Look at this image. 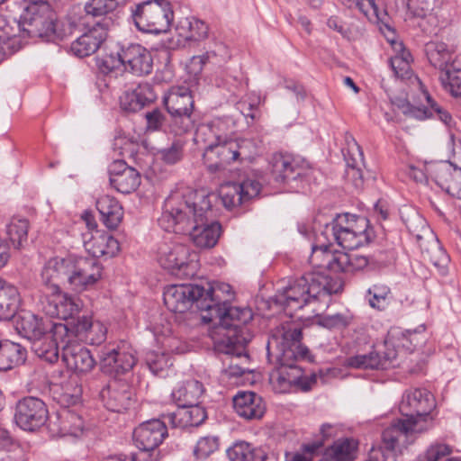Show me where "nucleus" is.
Masks as SVG:
<instances>
[{"label": "nucleus", "instance_id": "nucleus-1", "mask_svg": "<svg viewBox=\"0 0 461 461\" xmlns=\"http://www.w3.org/2000/svg\"><path fill=\"white\" fill-rule=\"evenodd\" d=\"M216 200L214 193L177 188L166 198L158 224L166 231L188 235L201 249H211L221 232V224L214 220Z\"/></svg>", "mask_w": 461, "mask_h": 461}, {"label": "nucleus", "instance_id": "nucleus-2", "mask_svg": "<svg viewBox=\"0 0 461 461\" xmlns=\"http://www.w3.org/2000/svg\"><path fill=\"white\" fill-rule=\"evenodd\" d=\"M372 230L366 217L349 213L338 214L326 223L323 230L317 235V244L312 247L310 262L320 268L333 272H354L364 269L369 258L357 253L332 252L334 243L345 249H356L371 240Z\"/></svg>", "mask_w": 461, "mask_h": 461}, {"label": "nucleus", "instance_id": "nucleus-3", "mask_svg": "<svg viewBox=\"0 0 461 461\" xmlns=\"http://www.w3.org/2000/svg\"><path fill=\"white\" fill-rule=\"evenodd\" d=\"M72 32L70 24L54 19L50 5L45 0L32 1L24 9L20 20L8 22L0 15V50L4 58L21 48V33L48 41H62Z\"/></svg>", "mask_w": 461, "mask_h": 461}, {"label": "nucleus", "instance_id": "nucleus-4", "mask_svg": "<svg viewBox=\"0 0 461 461\" xmlns=\"http://www.w3.org/2000/svg\"><path fill=\"white\" fill-rule=\"evenodd\" d=\"M342 289V283L320 272L307 273L300 278L289 283L288 285L278 289L274 297L276 304L285 311L301 310L305 306L326 303L330 295Z\"/></svg>", "mask_w": 461, "mask_h": 461}, {"label": "nucleus", "instance_id": "nucleus-5", "mask_svg": "<svg viewBox=\"0 0 461 461\" xmlns=\"http://www.w3.org/2000/svg\"><path fill=\"white\" fill-rule=\"evenodd\" d=\"M202 301L205 307V314L202 316L204 322L218 321L212 329L214 333L222 334L225 329L237 325L248 324L253 318L249 308L232 307L229 305L233 298L232 287L226 283H207L202 285Z\"/></svg>", "mask_w": 461, "mask_h": 461}, {"label": "nucleus", "instance_id": "nucleus-6", "mask_svg": "<svg viewBox=\"0 0 461 461\" xmlns=\"http://www.w3.org/2000/svg\"><path fill=\"white\" fill-rule=\"evenodd\" d=\"M434 426L430 411L404 414L382 433L381 457H397L416 439V434L427 432Z\"/></svg>", "mask_w": 461, "mask_h": 461}, {"label": "nucleus", "instance_id": "nucleus-7", "mask_svg": "<svg viewBox=\"0 0 461 461\" xmlns=\"http://www.w3.org/2000/svg\"><path fill=\"white\" fill-rule=\"evenodd\" d=\"M222 125V120L217 118L211 123L201 125L195 132V142L204 144L203 162L211 173L222 171L238 160V140L221 133Z\"/></svg>", "mask_w": 461, "mask_h": 461}, {"label": "nucleus", "instance_id": "nucleus-8", "mask_svg": "<svg viewBox=\"0 0 461 461\" xmlns=\"http://www.w3.org/2000/svg\"><path fill=\"white\" fill-rule=\"evenodd\" d=\"M300 329L277 330L267 341V351L270 362L276 361L281 367L294 368L298 360L312 361L310 350L301 343Z\"/></svg>", "mask_w": 461, "mask_h": 461}, {"label": "nucleus", "instance_id": "nucleus-9", "mask_svg": "<svg viewBox=\"0 0 461 461\" xmlns=\"http://www.w3.org/2000/svg\"><path fill=\"white\" fill-rule=\"evenodd\" d=\"M163 103L171 117L167 125L170 133L182 136L194 129V98L188 87L172 86L165 94Z\"/></svg>", "mask_w": 461, "mask_h": 461}, {"label": "nucleus", "instance_id": "nucleus-10", "mask_svg": "<svg viewBox=\"0 0 461 461\" xmlns=\"http://www.w3.org/2000/svg\"><path fill=\"white\" fill-rule=\"evenodd\" d=\"M173 11L167 0H147L136 5L131 17L140 32L159 34L167 32L173 21Z\"/></svg>", "mask_w": 461, "mask_h": 461}, {"label": "nucleus", "instance_id": "nucleus-11", "mask_svg": "<svg viewBox=\"0 0 461 461\" xmlns=\"http://www.w3.org/2000/svg\"><path fill=\"white\" fill-rule=\"evenodd\" d=\"M214 348L217 352L229 356L230 365L249 366V356L247 352V345L252 339V333L247 324L230 327L222 331V334L211 330Z\"/></svg>", "mask_w": 461, "mask_h": 461}, {"label": "nucleus", "instance_id": "nucleus-12", "mask_svg": "<svg viewBox=\"0 0 461 461\" xmlns=\"http://www.w3.org/2000/svg\"><path fill=\"white\" fill-rule=\"evenodd\" d=\"M158 261L164 269L178 278L193 277L199 268L196 253L181 243L162 245L158 249Z\"/></svg>", "mask_w": 461, "mask_h": 461}, {"label": "nucleus", "instance_id": "nucleus-13", "mask_svg": "<svg viewBox=\"0 0 461 461\" xmlns=\"http://www.w3.org/2000/svg\"><path fill=\"white\" fill-rule=\"evenodd\" d=\"M271 173L276 182L298 189L301 185L310 181L312 169L304 161L289 154H274L270 160Z\"/></svg>", "mask_w": 461, "mask_h": 461}, {"label": "nucleus", "instance_id": "nucleus-14", "mask_svg": "<svg viewBox=\"0 0 461 461\" xmlns=\"http://www.w3.org/2000/svg\"><path fill=\"white\" fill-rule=\"evenodd\" d=\"M110 70L122 65L125 70L136 76L149 75L152 71L153 59L150 52L140 44H130L122 47L117 59L111 55L104 60Z\"/></svg>", "mask_w": 461, "mask_h": 461}, {"label": "nucleus", "instance_id": "nucleus-15", "mask_svg": "<svg viewBox=\"0 0 461 461\" xmlns=\"http://www.w3.org/2000/svg\"><path fill=\"white\" fill-rule=\"evenodd\" d=\"M202 285L196 284L172 285L163 293L166 307L172 312L183 313L194 306L203 312L204 304L202 301Z\"/></svg>", "mask_w": 461, "mask_h": 461}, {"label": "nucleus", "instance_id": "nucleus-16", "mask_svg": "<svg viewBox=\"0 0 461 461\" xmlns=\"http://www.w3.org/2000/svg\"><path fill=\"white\" fill-rule=\"evenodd\" d=\"M70 288L82 292L93 287L102 277L103 267L95 258L69 257Z\"/></svg>", "mask_w": 461, "mask_h": 461}, {"label": "nucleus", "instance_id": "nucleus-17", "mask_svg": "<svg viewBox=\"0 0 461 461\" xmlns=\"http://www.w3.org/2000/svg\"><path fill=\"white\" fill-rule=\"evenodd\" d=\"M16 329L32 343L42 338L48 331L53 330L55 335H64L68 330L66 324L54 323L31 312H23L18 316Z\"/></svg>", "mask_w": 461, "mask_h": 461}, {"label": "nucleus", "instance_id": "nucleus-18", "mask_svg": "<svg viewBox=\"0 0 461 461\" xmlns=\"http://www.w3.org/2000/svg\"><path fill=\"white\" fill-rule=\"evenodd\" d=\"M68 339H62V359L68 369L77 375L89 373L95 366L90 351L82 344L72 339L68 330L65 334Z\"/></svg>", "mask_w": 461, "mask_h": 461}, {"label": "nucleus", "instance_id": "nucleus-19", "mask_svg": "<svg viewBox=\"0 0 461 461\" xmlns=\"http://www.w3.org/2000/svg\"><path fill=\"white\" fill-rule=\"evenodd\" d=\"M43 311L50 317L60 320L74 319L82 309V302L77 297L62 294H46L42 301Z\"/></svg>", "mask_w": 461, "mask_h": 461}, {"label": "nucleus", "instance_id": "nucleus-20", "mask_svg": "<svg viewBox=\"0 0 461 461\" xmlns=\"http://www.w3.org/2000/svg\"><path fill=\"white\" fill-rule=\"evenodd\" d=\"M167 437V429L159 420L142 422L133 431L135 446L141 451L156 449Z\"/></svg>", "mask_w": 461, "mask_h": 461}, {"label": "nucleus", "instance_id": "nucleus-21", "mask_svg": "<svg viewBox=\"0 0 461 461\" xmlns=\"http://www.w3.org/2000/svg\"><path fill=\"white\" fill-rule=\"evenodd\" d=\"M124 0H89L85 4V14L79 19L80 24L88 26H101L106 24L110 30L113 23L112 14Z\"/></svg>", "mask_w": 461, "mask_h": 461}, {"label": "nucleus", "instance_id": "nucleus-22", "mask_svg": "<svg viewBox=\"0 0 461 461\" xmlns=\"http://www.w3.org/2000/svg\"><path fill=\"white\" fill-rule=\"evenodd\" d=\"M384 348L383 351H372L368 354L349 357L346 359V364L349 367L357 369H386L393 366L397 351L387 341L384 342Z\"/></svg>", "mask_w": 461, "mask_h": 461}, {"label": "nucleus", "instance_id": "nucleus-23", "mask_svg": "<svg viewBox=\"0 0 461 461\" xmlns=\"http://www.w3.org/2000/svg\"><path fill=\"white\" fill-rule=\"evenodd\" d=\"M84 30L82 35L71 43V51L77 57H86L94 54L105 41L109 30L106 24L88 26L80 24Z\"/></svg>", "mask_w": 461, "mask_h": 461}, {"label": "nucleus", "instance_id": "nucleus-24", "mask_svg": "<svg viewBox=\"0 0 461 461\" xmlns=\"http://www.w3.org/2000/svg\"><path fill=\"white\" fill-rule=\"evenodd\" d=\"M69 275V257L50 258L41 271L45 295L59 292L61 284H68Z\"/></svg>", "mask_w": 461, "mask_h": 461}, {"label": "nucleus", "instance_id": "nucleus-25", "mask_svg": "<svg viewBox=\"0 0 461 461\" xmlns=\"http://www.w3.org/2000/svg\"><path fill=\"white\" fill-rule=\"evenodd\" d=\"M83 241L85 249L92 256L91 258H113L120 250L118 240L104 231L95 230L84 233Z\"/></svg>", "mask_w": 461, "mask_h": 461}, {"label": "nucleus", "instance_id": "nucleus-26", "mask_svg": "<svg viewBox=\"0 0 461 461\" xmlns=\"http://www.w3.org/2000/svg\"><path fill=\"white\" fill-rule=\"evenodd\" d=\"M135 364L133 354L117 348H105L100 356L102 371L113 376L131 371Z\"/></svg>", "mask_w": 461, "mask_h": 461}, {"label": "nucleus", "instance_id": "nucleus-27", "mask_svg": "<svg viewBox=\"0 0 461 461\" xmlns=\"http://www.w3.org/2000/svg\"><path fill=\"white\" fill-rule=\"evenodd\" d=\"M436 184L447 194L456 196L461 192V171L458 172L451 163L439 162L428 169Z\"/></svg>", "mask_w": 461, "mask_h": 461}, {"label": "nucleus", "instance_id": "nucleus-28", "mask_svg": "<svg viewBox=\"0 0 461 461\" xmlns=\"http://www.w3.org/2000/svg\"><path fill=\"white\" fill-rule=\"evenodd\" d=\"M49 417L46 405H16L14 421L25 431H34L43 426Z\"/></svg>", "mask_w": 461, "mask_h": 461}, {"label": "nucleus", "instance_id": "nucleus-29", "mask_svg": "<svg viewBox=\"0 0 461 461\" xmlns=\"http://www.w3.org/2000/svg\"><path fill=\"white\" fill-rule=\"evenodd\" d=\"M157 99L153 86L145 82L140 83L133 90L125 92L120 99L121 107L136 113L150 104Z\"/></svg>", "mask_w": 461, "mask_h": 461}, {"label": "nucleus", "instance_id": "nucleus-30", "mask_svg": "<svg viewBox=\"0 0 461 461\" xmlns=\"http://www.w3.org/2000/svg\"><path fill=\"white\" fill-rule=\"evenodd\" d=\"M357 454L358 441L352 438H344L327 447L318 461H355Z\"/></svg>", "mask_w": 461, "mask_h": 461}, {"label": "nucleus", "instance_id": "nucleus-31", "mask_svg": "<svg viewBox=\"0 0 461 461\" xmlns=\"http://www.w3.org/2000/svg\"><path fill=\"white\" fill-rule=\"evenodd\" d=\"M62 339H68V337L55 335L53 330L48 331L42 338L32 343V350L40 358L53 363L59 358V348H62Z\"/></svg>", "mask_w": 461, "mask_h": 461}, {"label": "nucleus", "instance_id": "nucleus-32", "mask_svg": "<svg viewBox=\"0 0 461 461\" xmlns=\"http://www.w3.org/2000/svg\"><path fill=\"white\" fill-rule=\"evenodd\" d=\"M424 52L429 63L442 73L456 61L454 53L447 45L442 41H429L424 46Z\"/></svg>", "mask_w": 461, "mask_h": 461}, {"label": "nucleus", "instance_id": "nucleus-33", "mask_svg": "<svg viewBox=\"0 0 461 461\" xmlns=\"http://www.w3.org/2000/svg\"><path fill=\"white\" fill-rule=\"evenodd\" d=\"M77 336L91 345H100L106 339L107 329L98 321L83 316L75 324Z\"/></svg>", "mask_w": 461, "mask_h": 461}, {"label": "nucleus", "instance_id": "nucleus-34", "mask_svg": "<svg viewBox=\"0 0 461 461\" xmlns=\"http://www.w3.org/2000/svg\"><path fill=\"white\" fill-rule=\"evenodd\" d=\"M96 209L101 215L100 220L108 229L114 230L119 226L123 217V210L114 197L100 196L96 201Z\"/></svg>", "mask_w": 461, "mask_h": 461}, {"label": "nucleus", "instance_id": "nucleus-35", "mask_svg": "<svg viewBox=\"0 0 461 461\" xmlns=\"http://www.w3.org/2000/svg\"><path fill=\"white\" fill-rule=\"evenodd\" d=\"M19 304L20 294L17 287L0 279V320H11L15 315Z\"/></svg>", "mask_w": 461, "mask_h": 461}, {"label": "nucleus", "instance_id": "nucleus-36", "mask_svg": "<svg viewBox=\"0 0 461 461\" xmlns=\"http://www.w3.org/2000/svg\"><path fill=\"white\" fill-rule=\"evenodd\" d=\"M171 396L173 401L184 403H203L206 401L203 384L197 380L178 384L172 391Z\"/></svg>", "mask_w": 461, "mask_h": 461}, {"label": "nucleus", "instance_id": "nucleus-37", "mask_svg": "<svg viewBox=\"0 0 461 461\" xmlns=\"http://www.w3.org/2000/svg\"><path fill=\"white\" fill-rule=\"evenodd\" d=\"M427 108H419L411 105V111L406 115L416 118L418 120H425L427 118H434L441 121L445 125L450 126L453 118L451 114L442 105L438 104L428 92H425Z\"/></svg>", "mask_w": 461, "mask_h": 461}, {"label": "nucleus", "instance_id": "nucleus-38", "mask_svg": "<svg viewBox=\"0 0 461 461\" xmlns=\"http://www.w3.org/2000/svg\"><path fill=\"white\" fill-rule=\"evenodd\" d=\"M178 36L185 41L197 42L208 36V25L194 17H185L178 22L176 28Z\"/></svg>", "mask_w": 461, "mask_h": 461}, {"label": "nucleus", "instance_id": "nucleus-39", "mask_svg": "<svg viewBox=\"0 0 461 461\" xmlns=\"http://www.w3.org/2000/svg\"><path fill=\"white\" fill-rule=\"evenodd\" d=\"M26 356L27 351L22 345L0 340V371H7L23 364Z\"/></svg>", "mask_w": 461, "mask_h": 461}, {"label": "nucleus", "instance_id": "nucleus-40", "mask_svg": "<svg viewBox=\"0 0 461 461\" xmlns=\"http://www.w3.org/2000/svg\"><path fill=\"white\" fill-rule=\"evenodd\" d=\"M230 461H266L267 453L261 447H253L246 441L233 443L226 451Z\"/></svg>", "mask_w": 461, "mask_h": 461}, {"label": "nucleus", "instance_id": "nucleus-41", "mask_svg": "<svg viewBox=\"0 0 461 461\" xmlns=\"http://www.w3.org/2000/svg\"><path fill=\"white\" fill-rule=\"evenodd\" d=\"M393 46L395 54L390 59L391 68L396 77L401 79L410 78L411 76V53L405 50L402 42L389 40Z\"/></svg>", "mask_w": 461, "mask_h": 461}, {"label": "nucleus", "instance_id": "nucleus-42", "mask_svg": "<svg viewBox=\"0 0 461 461\" xmlns=\"http://www.w3.org/2000/svg\"><path fill=\"white\" fill-rule=\"evenodd\" d=\"M135 393L130 385L122 381L114 380L104 387L99 393L102 402L125 403L135 401Z\"/></svg>", "mask_w": 461, "mask_h": 461}, {"label": "nucleus", "instance_id": "nucleus-43", "mask_svg": "<svg viewBox=\"0 0 461 461\" xmlns=\"http://www.w3.org/2000/svg\"><path fill=\"white\" fill-rule=\"evenodd\" d=\"M111 185L122 194H131L137 190L140 185V175L133 167L124 169V172L116 174L109 178Z\"/></svg>", "mask_w": 461, "mask_h": 461}, {"label": "nucleus", "instance_id": "nucleus-44", "mask_svg": "<svg viewBox=\"0 0 461 461\" xmlns=\"http://www.w3.org/2000/svg\"><path fill=\"white\" fill-rule=\"evenodd\" d=\"M439 79L453 96L461 97V64L458 60L452 61V65L440 73Z\"/></svg>", "mask_w": 461, "mask_h": 461}, {"label": "nucleus", "instance_id": "nucleus-45", "mask_svg": "<svg viewBox=\"0 0 461 461\" xmlns=\"http://www.w3.org/2000/svg\"><path fill=\"white\" fill-rule=\"evenodd\" d=\"M29 221L25 218L14 217L6 227V233L14 247L17 249L23 247L28 240Z\"/></svg>", "mask_w": 461, "mask_h": 461}, {"label": "nucleus", "instance_id": "nucleus-46", "mask_svg": "<svg viewBox=\"0 0 461 461\" xmlns=\"http://www.w3.org/2000/svg\"><path fill=\"white\" fill-rule=\"evenodd\" d=\"M402 220L409 232L415 237L418 242H420L425 236H432V231L426 220L418 212L410 211L405 218L402 216Z\"/></svg>", "mask_w": 461, "mask_h": 461}, {"label": "nucleus", "instance_id": "nucleus-47", "mask_svg": "<svg viewBox=\"0 0 461 461\" xmlns=\"http://www.w3.org/2000/svg\"><path fill=\"white\" fill-rule=\"evenodd\" d=\"M370 307L378 311L385 310L392 297L391 289L384 284H375L366 291Z\"/></svg>", "mask_w": 461, "mask_h": 461}, {"label": "nucleus", "instance_id": "nucleus-48", "mask_svg": "<svg viewBox=\"0 0 461 461\" xmlns=\"http://www.w3.org/2000/svg\"><path fill=\"white\" fill-rule=\"evenodd\" d=\"M242 189L238 187V183H229L221 186L219 195H217L216 203L219 199L227 209L240 205L245 202L242 196Z\"/></svg>", "mask_w": 461, "mask_h": 461}, {"label": "nucleus", "instance_id": "nucleus-49", "mask_svg": "<svg viewBox=\"0 0 461 461\" xmlns=\"http://www.w3.org/2000/svg\"><path fill=\"white\" fill-rule=\"evenodd\" d=\"M441 0H410L408 6L413 15L420 18H429V22H436L434 11L439 7Z\"/></svg>", "mask_w": 461, "mask_h": 461}, {"label": "nucleus", "instance_id": "nucleus-50", "mask_svg": "<svg viewBox=\"0 0 461 461\" xmlns=\"http://www.w3.org/2000/svg\"><path fill=\"white\" fill-rule=\"evenodd\" d=\"M359 161L350 164L348 158H347V168L345 177L347 181L351 183L356 189L363 187L364 178L361 170V166L364 164L363 152L357 148Z\"/></svg>", "mask_w": 461, "mask_h": 461}, {"label": "nucleus", "instance_id": "nucleus-51", "mask_svg": "<svg viewBox=\"0 0 461 461\" xmlns=\"http://www.w3.org/2000/svg\"><path fill=\"white\" fill-rule=\"evenodd\" d=\"M219 447V438L216 436L201 438L194 449V455L198 459H204L212 454Z\"/></svg>", "mask_w": 461, "mask_h": 461}, {"label": "nucleus", "instance_id": "nucleus-52", "mask_svg": "<svg viewBox=\"0 0 461 461\" xmlns=\"http://www.w3.org/2000/svg\"><path fill=\"white\" fill-rule=\"evenodd\" d=\"M222 60L223 59H218V54L216 53V51H214V50L207 51L203 55L194 56L191 59L190 63L188 64L187 68H188L190 73L197 75L202 71L203 67L205 64L212 63L213 65H221V62Z\"/></svg>", "mask_w": 461, "mask_h": 461}, {"label": "nucleus", "instance_id": "nucleus-53", "mask_svg": "<svg viewBox=\"0 0 461 461\" xmlns=\"http://www.w3.org/2000/svg\"><path fill=\"white\" fill-rule=\"evenodd\" d=\"M452 448L444 443H433L419 456V461H439L451 454Z\"/></svg>", "mask_w": 461, "mask_h": 461}, {"label": "nucleus", "instance_id": "nucleus-54", "mask_svg": "<svg viewBox=\"0 0 461 461\" xmlns=\"http://www.w3.org/2000/svg\"><path fill=\"white\" fill-rule=\"evenodd\" d=\"M184 142L181 140H175L170 147L159 151L161 159L169 165H173L181 160L183 157Z\"/></svg>", "mask_w": 461, "mask_h": 461}, {"label": "nucleus", "instance_id": "nucleus-55", "mask_svg": "<svg viewBox=\"0 0 461 461\" xmlns=\"http://www.w3.org/2000/svg\"><path fill=\"white\" fill-rule=\"evenodd\" d=\"M434 400L433 394L425 388H412L405 391L402 403H422Z\"/></svg>", "mask_w": 461, "mask_h": 461}, {"label": "nucleus", "instance_id": "nucleus-56", "mask_svg": "<svg viewBox=\"0 0 461 461\" xmlns=\"http://www.w3.org/2000/svg\"><path fill=\"white\" fill-rule=\"evenodd\" d=\"M233 411L245 420H255L263 417L265 405H231Z\"/></svg>", "mask_w": 461, "mask_h": 461}, {"label": "nucleus", "instance_id": "nucleus-57", "mask_svg": "<svg viewBox=\"0 0 461 461\" xmlns=\"http://www.w3.org/2000/svg\"><path fill=\"white\" fill-rule=\"evenodd\" d=\"M259 99L258 97L242 99L237 104V109L247 118L255 121L259 117L258 113Z\"/></svg>", "mask_w": 461, "mask_h": 461}, {"label": "nucleus", "instance_id": "nucleus-58", "mask_svg": "<svg viewBox=\"0 0 461 461\" xmlns=\"http://www.w3.org/2000/svg\"><path fill=\"white\" fill-rule=\"evenodd\" d=\"M352 317L342 313H336L327 315L321 318L320 323L321 326L328 329H340L345 328L350 324Z\"/></svg>", "mask_w": 461, "mask_h": 461}, {"label": "nucleus", "instance_id": "nucleus-59", "mask_svg": "<svg viewBox=\"0 0 461 461\" xmlns=\"http://www.w3.org/2000/svg\"><path fill=\"white\" fill-rule=\"evenodd\" d=\"M254 369L250 367V366H240L237 365H230L223 369V374L226 377L231 379H235L233 383L240 384L243 383L241 378L246 375H250Z\"/></svg>", "mask_w": 461, "mask_h": 461}, {"label": "nucleus", "instance_id": "nucleus-60", "mask_svg": "<svg viewBox=\"0 0 461 461\" xmlns=\"http://www.w3.org/2000/svg\"><path fill=\"white\" fill-rule=\"evenodd\" d=\"M188 408V427H195L202 424L207 418V413L203 405H180Z\"/></svg>", "mask_w": 461, "mask_h": 461}, {"label": "nucleus", "instance_id": "nucleus-61", "mask_svg": "<svg viewBox=\"0 0 461 461\" xmlns=\"http://www.w3.org/2000/svg\"><path fill=\"white\" fill-rule=\"evenodd\" d=\"M167 419L175 428L188 427V408L177 405L176 410L167 415Z\"/></svg>", "mask_w": 461, "mask_h": 461}, {"label": "nucleus", "instance_id": "nucleus-62", "mask_svg": "<svg viewBox=\"0 0 461 461\" xmlns=\"http://www.w3.org/2000/svg\"><path fill=\"white\" fill-rule=\"evenodd\" d=\"M238 187L242 189L241 194L246 202L258 195L261 189V185L257 180L248 178L241 183H238Z\"/></svg>", "mask_w": 461, "mask_h": 461}, {"label": "nucleus", "instance_id": "nucleus-63", "mask_svg": "<svg viewBox=\"0 0 461 461\" xmlns=\"http://www.w3.org/2000/svg\"><path fill=\"white\" fill-rule=\"evenodd\" d=\"M146 362L149 370L155 375H158L159 372L168 366V361L165 355H157L153 352L147 355Z\"/></svg>", "mask_w": 461, "mask_h": 461}, {"label": "nucleus", "instance_id": "nucleus-64", "mask_svg": "<svg viewBox=\"0 0 461 461\" xmlns=\"http://www.w3.org/2000/svg\"><path fill=\"white\" fill-rule=\"evenodd\" d=\"M331 429V426L330 424H323L321 428V433L322 435V439L320 441H316L310 444H305L303 446V450L304 455L311 456L312 459L313 455L322 447L323 440L330 438L331 434L329 430Z\"/></svg>", "mask_w": 461, "mask_h": 461}]
</instances>
